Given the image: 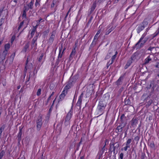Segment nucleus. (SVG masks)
I'll return each instance as SVG.
<instances>
[{
	"mask_svg": "<svg viewBox=\"0 0 159 159\" xmlns=\"http://www.w3.org/2000/svg\"><path fill=\"white\" fill-rule=\"evenodd\" d=\"M148 24L147 21L144 20L142 24L137 25L136 26V30L138 34L142 31Z\"/></svg>",
	"mask_w": 159,
	"mask_h": 159,
	"instance_id": "nucleus-1",
	"label": "nucleus"
},
{
	"mask_svg": "<svg viewBox=\"0 0 159 159\" xmlns=\"http://www.w3.org/2000/svg\"><path fill=\"white\" fill-rule=\"evenodd\" d=\"M139 54V52H136L135 53H134L132 56L131 57L130 59L127 62L125 66V68L126 69L131 64V63L132 62V60H134L135 59V56H138Z\"/></svg>",
	"mask_w": 159,
	"mask_h": 159,
	"instance_id": "nucleus-2",
	"label": "nucleus"
},
{
	"mask_svg": "<svg viewBox=\"0 0 159 159\" xmlns=\"http://www.w3.org/2000/svg\"><path fill=\"white\" fill-rule=\"evenodd\" d=\"M106 105V103L104 101H100L99 102L98 108V110L102 112L101 114L103 113Z\"/></svg>",
	"mask_w": 159,
	"mask_h": 159,
	"instance_id": "nucleus-3",
	"label": "nucleus"
},
{
	"mask_svg": "<svg viewBox=\"0 0 159 159\" xmlns=\"http://www.w3.org/2000/svg\"><path fill=\"white\" fill-rule=\"evenodd\" d=\"M110 150H111V146H112L113 148V151H111V152H113V153L115 154H116L117 152L118 148L120 146L119 143L118 142H116L115 143H113L111 145V143L110 144Z\"/></svg>",
	"mask_w": 159,
	"mask_h": 159,
	"instance_id": "nucleus-4",
	"label": "nucleus"
},
{
	"mask_svg": "<svg viewBox=\"0 0 159 159\" xmlns=\"http://www.w3.org/2000/svg\"><path fill=\"white\" fill-rule=\"evenodd\" d=\"M148 39V38H145L143 40H142L140 42V43H139L137 45L136 43L133 47V48L135 49L136 48V49H137L141 48L144 46L145 43L146 42Z\"/></svg>",
	"mask_w": 159,
	"mask_h": 159,
	"instance_id": "nucleus-5",
	"label": "nucleus"
},
{
	"mask_svg": "<svg viewBox=\"0 0 159 159\" xmlns=\"http://www.w3.org/2000/svg\"><path fill=\"white\" fill-rule=\"evenodd\" d=\"M37 125V129L39 131L40 129V128L42 125V118L40 116H38L37 120L36 121Z\"/></svg>",
	"mask_w": 159,
	"mask_h": 159,
	"instance_id": "nucleus-6",
	"label": "nucleus"
},
{
	"mask_svg": "<svg viewBox=\"0 0 159 159\" xmlns=\"http://www.w3.org/2000/svg\"><path fill=\"white\" fill-rule=\"evenodd\" d=\"M120 124H121L122 126H125L127 124L126 123V118L125 116V115L122 114L120 117Z\"/></svg>",
	"mask_w": 159,
	"mask_h": 159,
	"instance_id": "nucleus-7",
	"label": "nucleus"
},
{
	"mask_svg": "<svg viewBox=\"0 0 159 159\" xmlns=\"http://www.w3.org/2000/svg\"><path fill=\"white\" fill-rule=\"evenodd\" d=\"M138 122V118L134 117L130 121V123L132 127H135L136 126Z\"/></svg>",
	"mask_w": 159,
	"mask_h": 159,
	"instance_id": "nucleus-8",
	"label": "nucleus"
},
{
	"mask_svg": "<svg viewBox=\"0 0 159 159\" xmlns=\"http://www.w3.org/2000/svg\"><path fill=\"white\" fill-rule=\"evenodd\" d=\"M113 21L112 22H111L110 24V27L111 26V25L112 26L106 32L105 34L106 35H108V34L110 33H111L112 30H113L116 27V25H113Z\"/></svg>",
	"mask_w": 159,
	"mask_h": 159,
	"instance_id": "nucleus-9",
	"label": "nucleus"
},
{
	"mask_svg": "<svg viewBox=\"0 0 159 159\" xmlns=\"http://www.w3.org/2000/svg\"><path fill=\"white\" fill-rule=\"evenodd\" d=\"M83 96V94L82 93L79 97L78 100L76 104V106L77 107H79L80 109L81 108V104Z\"/></svg>",
	"mask_w": 159,
	"mask_h": 159,
	"instance_id": "nucleus-10",
	"label": "nucleus"
},
{
	"mask_svg": "<svg viewBox=\"0 0 159 159\" xmlns=\"http://www.w3.org/2000/svg\"><path fill=\"white\" fill-rule=\"evenodd\" d=\"M72 112L70 111L67 114L65 120V122H67V124H69V121L70 120L72 116Z\"/></svg>",
	"mask_w": 159,
	"mask_h": 159,
	"instance_id": "nucleus-11",
	"label": "nucleus"
},
{
	"mask_svg": "<svg viewBox=\"0 0 159 159\" xmlns=\"http://www.w3.org/2000/svg\"><path fill=\"white\" fill-rule=\"evenodd\" d=\"M76 46L75 47H73L72 51L70 54V56L69 60H71L72 58L74 57L75 56L76 52Z\"/></svg>",
	"mask_w": 159,
	"mask_h": 159,
	"instance_id": "nucleus-12",
	"label": "nucleus"
},
{
	"mask_svg": "<svg viewBox=\"0 0 159 159\" xmlns=\"http://www.w3.org/2000/svg\"><path fill=\"white\" fill-rule=\"evenodd\" d=\"M22 134V128H20L19 129V132L17 136V140L18 141V143H20L21 139V137Z\"/></svg>",
	"mask_w": 159,
	"mask_h": 159,
	"instance_id": "nucleus-13",
	"label": "nucleus"
},
{
	"mask_svg": "<svg viewBox=\"0 0 159 159\" xmlns=\"http://www.w3.org/2000/svg\"><path fill=\"white\" fill-rule=\"evenodd\" d=\"M124 77L123 76H121L118 80L116 81V83L117 85H119L122 84V80L123 79Z\"/></svg>",
	"mask_w": 159,
	"mask_h": 159,
	"instance_id": "nucleus-14",
	"label": "nucleus"
},
{
	"mask_svg": "<svg viewBox=\"0 0 159 159\" xmlns=\"http://www.w3.org/2000/svg\"><path fill=\"white\" fill-rule=\"evenodd\" d=\"M29 43L28 42L25 45L22 51V52H26L27 51V49L29 48Z\"/></svg>",
	"mask_w": 159,
	"mask_h": 159,
	"instance_id": "nucleus-15",
	"label": "nucleus"
},
{
	"mask_svg": "<svg viewBox=\"0 0 159 159\" xmlns=\"http://www.w3.org/2000/svg\"><path fill=\"white\" fill-rule=\"evenodd\" d=\"M34 2V0H31L30 2L28 4H26L28 8L30 9H32L33 8V4Z\"/></svg>",
	"mask_w": 159,
	"mask_h": 159,
	"instance_id": "nucleus-16",
	"label": "nucleus"
},
{
	"mask_svg": "<svg viewBox=\"0 0 159 159\" xmlns=\"http://www.w3.org/2000/svg\"><path fill=\"white\" fill-rule=\"evenodd\" d=\"M157 85V84L155 82L154 80H152L150 84V87H152L153 90H154V88L156 87Z\"/></svg>",
	"mask_w": 159,
	"mask_h": 159,
	"instance_id": "nucleus-17",
	"label": "nucleus"
},
{
	"mask_svg": "<svg viewBox=\"0 0 159 159\" xmlns=\"http://www.w3.org/2000/svg\"><path fill=\"white\" fill-rule=\"evenodd\" d=\"M54 33H55L54 32H52L51 35L50 36V38L49 40V41L50 43H52L54 40L55 37Z\"/></svg>",
	"mask_w": 159,
	"mask_h": 159,
	"instance_id": "nucleus-18",
	"label": "nucleus"
},
{
	"mask_svg": "<svg viewBox=\"0 0 159 159\" xmlns=\"http://www.w3.org/2000/svg\"><path fill=\"white\" fill-rule=\"evenodd\" d=\"M72 83L70 81H69L68 84L65 86L64 89L66 90H68V89H70L71 87L72 86Z\"/></svg>",
	"mask_w": 159,
	"mask_h": 159,
	"instance_id": "nucleus-19",
	"label": "nucleus"
},
{
	"mask_svg": "<svg viewBox=\"0 0 159 159\" xmlns=\"http://www.w3.org/2000/svg\"><path fill=\"white\" fill-rule=\"evenodd\" d=\"M147 33L145 32L142 35L141 37L139 40V41H138V42L137 43V45L139 43H140V42L143 39H144V37L146 36L147 34Z\"/></svg>",
	"mask_w": 159,
	"mask_h": 159,
	"instance_id": "nucleus-20",
	"label": "nucleus"
},
{
	"mask_svg": "<svg viewBox=\"0 0 159 159\" xmlns=\"http://www.w3.org/2000/svg\"><path fill=\"white\" fill-rule=\"evenodd\" d=\"M36 42L32 40L31 42V47L32 48H34V49H36V46L37 45V44L36 43Z\"/></svg>",
	"mask_w": 159,
	"mask_h": 159,
	"instance_id": "nucleus-21",
	"label": "nucleus"
},
{
	"mask_svg": "<svg viewBox=\"0 0 159 159\" xmlns=\"http://www.w3.org/2000/svg\"><path fill=\"white\" fill-rule=\"evenodd\" d=\"M152 59L150 58V56H149L146 58L144 61V64H146L149 63V61H151Z\"/></svg>",
	"mask_w": 159,
	"mask_h": 159,
	"instance_id": "nucleus-22",
	"label": "nucleus"
},
{
	"mask_svg": "<svg viewBox=\"0 0 159 159\" xmlns=\"http://www.w3.org/2000/svg\"><path fill=\"white\" fill-rule=\"evenodd\" d=\"M37 28V27H36L35 26H33L32 30L31 31V34H30L31 36V37H32L33 36L36 30V29Z\"/></svg>",
	"mask_w": 159,
	"mask_h": 159,
	"instance_id": "nucleus-23",
	"label": "nucleus"
},
{
	"mask_svg": "<svg viewBox=\"0 0 159 159\" xmlns=\"http://www.w3.org/2000/svg\"><path fill=\"white\" fill-rule=\"evenodd\" d=\"M6 127V125L5 124H4L0 128V136H1L2 132L4 130Z\"/></svg>",
	"mask_w": 159,
	"mask_h": 159,
	"instance_id": "nucleus-24",
	"label": "nucleus"
},
{
	"mask_svg": "<svg viewBox=\"0 0 159 159\" xmlns=\"http://www.w3.org/2000/svg\"><path fill=\"white\" fill-rule=\"evenodd\" d=\"M7 53V50H4L2 53V56L3 57L2 58V59H4L5 58L6 55Z\"/></svg>",
	"mask_w": 159,
	"mask_h": 159,
	"instance_id": "nucleus-25",
	"label": "nucleus"
},
{
	"mask_svg": "<svg viewBox=\"0 0 159 159\" xmlns=\"http://www.w3.org/2000/svg\"><path fill=\"white\" fill-rule=\"evenodd\" d=\"M131 103L130 100L129 98H125V105H130Z\"/></svg>",
	"mask_w": 159,
	"mask_h": 159,
	"instance_id": "nucleus-26",
	"label": "nucleus"
},
{
	"mask_svg": "<svg viewBox=\"0 0 159 159\" xmlns=\"http://www.w3.org/2000/svg\"><path fill=\"white\" fill-rule=\"evenodd\" d=\"M44 20H43L41 18H40L39 19L36 21L37 24L35 26L36 27H37L39 25L40 22L44 21Z\"/></svg>",
	"mask_w": 159,
	"mask_h": 159,
	"instance_id": "nucleus-27",
	"label": "nucleus"
},
{
	"mask_svg": "<svg viewBox=\"0 0 159 159\" xmlns=\"http://www.w3.org/2000/svg\"><path fill=\"white\" fill-rule=\"evenodd\" d=\"M159 34V30L158 29L157 30L156 32L153 34L152 36V39L154 38L155 37L157 36L158 35V34Z\"/></svg>",
	"mask_w": 159,
	"mask_h": 159,
	"instance_id": "nucleus-28",
	"label": "nucleus"
},
{
	"mask_svg": "<svg viewBox=\"0 0 159 159\" xmlns=\"http://www.w3.org/2000/svg\"><path fill=\"white\" fill-rule=\"evenodd\" d=\"M96 7V4L95 3H93L92 5V6L91 8V13H92L94 10L95 9V7Z\"/></svg>",
	"mask_w": 159,
	"mask_h": 159,
	"instance_id": "nucleus-29",
	"label": "nucleus"
},
{
	"mask_svg": "<svg viewBox=\"0 0 159 159\" xmlns=\"http://www.w3.org/2000/svg\"><path fill=\"white\" fill-rule=\"evenodd\" d=\"M5 151L2 150L0 152V159H2L3 157L5 155Z\"/></svg>",
	"mask_w": 159,
	"mask_h": 159,
	"instance_id": "nucleus-30",
	"label": "nucleus"
},
{
	"mask_svg": "<svg viewBox=\"0 0 159 159\" xmlns=\"http://www.w3.org/2000/svg\"><path fill=\"white\" fill-rule=\"evenodd\" d=\"M65 96L63 95V94H60L59 96V102L60 101H62L63 100L65 97Z\"/></svg>",
	"mask_w": 159,
	"mask_h": 159,
	"instance_id": "nucleus-31",
	"label": "nucleus"
},
{
	"mask_svg": "<svg viewBox=\"0 0 159 159\" xmlns=\"http://www.w3.org/2000/svg\"><path fill=\"white\" fill-rule=\"evenodd\" d=\"M116 57V55H114L112 56L111 57V62L109 64V65H111L113 63Z\"/></svg>",
	"mask_w": 159,
	"mask_h": 159,
	"instance_id": "nucleus-32",
	"label": "nucleus"
},
{
	"mask_svg": "<svg viewBox=\"0 0 159 159\" xmlns=\"http://www.w3.org/2000/svg\"><path fill=\"white\" fill-rule=\"evenodd\" d=\"M41 0H36L35 3V6L36 7H39L40 6V2Z\"/></svg>",
	"mask_w": 159,
	"mask_h": 159,
	"instance_id": "nucleus-33",
	"label": "nucleus"
},
{
	"mask_svg": "<svg viewBox=\"0 0 159 159\" xmlns=\"http://www.w3.org/2000/svg\"><path fill=\"white\" fill-rule=\"evenodd\" d=\"M149 146L151 148H152L153 149H155V146L153 142H152L150 143Z\"/></svg>",
	"mask_w": 159,
	"mask_h": 159,
	"instance_id": "nucleus-34",
	"label": "nucleus"
},
{
	"mask_svg": "<svg viewBox=\"0 0 159 159\" xmlns=\"http://www.w3.org/2000/svg\"><path fill=\"white\" fill-rule=\"evenodd\" d=\"M96 42H96L95 41L93 40L92 43L91 44L89 48H93L95 46V45H96Z\"/></svg>",
	"mask_w": 159,
	"mask_h": 159,
	"instance_id": "nucleus-35",
	"label": "nucleus"
},
{
	"mask_svg": "<svg viewBox=\"0 0 159 159\" xmlns=\"http://www.w3.org/2000/svg\"><path fill=\"white\" fill-rule=\"evenodd\" d=\"M132 141V139H128L126 143V146H129V147H130V143H131Z\"/></svg>",
	"mask_w": 159,
	"mask_h": 159,
	"instance_id": "nucleus-36",
	"label": "nucleus"
},
{
	"mask_svg": "<svg viewBox=\"0 0 159 159\" xmlns=\"http://www.w3.org/2000/svg\"><path fill=\"white\" fill-rule=\"evenodd\" d=\"M68 92V90H66L65 89H64L62 92V93L61 94H63V95L65 96L67 94Z\"/></svg>",
	"mask_w": 159,
	"mask_h": 159,
	"instance_id": "nucleus-37",
	"label": "nucleus"
},
{
	"mask_svg": "<svg viewBox=\"0 0 159 159\" xmlns=\"http://www.w3.org/2000/svg\"><path fill=\"white\" fill-rule=\"evenodd\" d=\"M10 48V45L9 44L7 43L4 46V48L5 49V50H7L8 51V49Z\"/></svg>",
	"mask_w": 159,
	"mask_h": 159,
	"instance_id": "nucleus-38",
	"label": "nucleus"
},
{
	"mask_svg": "<svg viewBox=\"0 0 159 159\" xmlns=\"http://www.w3.org/2000/svg\"><path fill=\"white\" fill-rule=\"evenodd\" d=\"M29 9H30L28 8V6L27 5V4L26 5H24V6L23 8L24 11H28Z\"/></svg>",
	"mask_w": 159,
	"mask_h": 159,
	"instance_id": "nucleus-39",
	"label": "nucleus"
},
{
	"mask_svg": "<svg viewBox=\"0 0 159 159\" xmlns=\"http://www.w3.org/2000/svg\"><path fill=\"white\" fill-rule=\"evenodd\" d=\"M26 12L25 11H23L22 14V17L24 18H26Z\"/></svg>",
	"mask_w": 159,
	"mask_h": 159,
	"instance_id": "nucleus-40",
	"label": "nucleus"
},
{
	"mask_svg": "<svg viewBox=\"0 0 159 159\" xmlns=\"http://www.w3.org/2000/svg\"><path fill=\"white\" fill-rule=\"evenodd\" d=\"M98 37L99 36H98V35L96 34L94 37L93 40L95 41L96 42H97L98 40Z\"/></svg>",
	"mask_w": 159,
	"mask_h": 159,
	"instance_id": "nucleus-41",
	"label": "nucleus"
},
{
	"mask_svg": "<svg viewBox=\"0 0 159 159\" xmlns=\"http://www.w3.org/2000/svg\"><path fill=\"white\" fill-rule=\"evenodd\" d=\"M43 53H42L41 54V56H40V57H39V60H38V61H39V62H41L42 59V58L43 56Z\"/></svg>",
	"mask_w": 159,
	"mask_h": 159,
	"instance_id": "nucleus-42",
	"label": "nucleus"
},
{
	"mask_svg": "<svg viewBox=\"0 0 159 159\" xmlns=\"http://www.w3.org/2000/svg\"><path fill=\"white\" fill-rule=\"evenodd\" d=\"M111 52H109L108 54L105 57V59L107 60L109 58L111 57Z\"/></svg>",
	"mask_w": 159,
	"mask_h": 159,
	"instance_id": "nucleus-43",
	"label": "nucleus"
},
{
	"mask_svg": "<svg viewBox=\"0 0 159 159\" xmlns=\"http://www.w3.org/2000/svg\"><path fill=\"white\" fill-rule=\"evenodd\" d=\"M41 89H39L37 92V96H39L41 94Z\"/></svg>",
	"mask_w": 159,
	"mask_h": 159,
	"instance_id": "nucleus-44",
	"label": "nucleus"
},
{
	"mask_svg": "<svg viewBox=\"0 0 159 159\" xmlns=\"http://www.w3.org/2000/svg\"><path fill=\"white\" fill-rule=\"evenodd\" d=\"M139 139L140 137L139 136H137L134 138V140L137 143L139 141Z\"/></svg>",
	"mask_w": 159,
	"mask_h": 159,
	"instance_id": "nucleus-45",
	"label": "nucleus"
},
{
	"mask_svg": "<svg viewBox=\"0 0 159 159\" xmlns=\"http://www.w3.org/2000/svg\"><path fill=\"white\" fill-rule=\"evenodd\" d=\"M24 24L23 21H22L20 23V25L18 27V30H19L21 28V27Z\"/></svg>",
	"mask_w": 159,
	"mask_h": 159,
	"instance_id": "nucleus-46",
	"label": "nucleus"
},
{
	"mask_svg": "<svg viewBox=\"0 0 159 159\" xmlns=\"http://www.w3.org/2000/svg\"><path fill=\"white\" fill-rule=\"evenodd\" d=\"M104 151L101 149L98 152V154H99L100 155H102L104 153Z\"/></svg>",
	"mask_w": 159,
	"mask_h": 159,
	"instance_id": "nucleus-47",
	"label": "nucleus"
},
{
	"mask_svg": "<svg viewBox=\"0 0 159 159\" xmlns=\"http://www.w3.org/2000/svg\"><path fill=\"white\" fill-rule=\"evenodd\" d=\"M145 154L144 153H142L140 157V158L141 159H144L145 158Z\"/></svg>",
	"mask_w": 159,
	"mask_h": 159,
	"instance_id": "nucleus-48",
	"label": "nucleus"
},
{
	"mask_svg": "<svg viewBox=\"0 0 159 159\" xmlns=\"http://www.w3.org/2000/svg\"><path fill=\"white\" fill-rule=\"evenodd\" d=\"M121 124H120V125H118L117 127L116 128V129L118 130L120 129V128H123L125 126H122Z\"/></svg>",
	"mask_w": 159,
	"mask_h": 159,
	"instance_id": "nucleus-49",
	"label": "nucleus"
},
{
	"mask_svg": "<svg viewBox=\"0 0 159 159\" xmlns=\"http://www.w3.org/2000/svg\"><path fill=\"white\" fill-rule=\"evenodd\" d=\"M4 18H2L1 20H0V26H1L3 22V20L4 19Z\"/></svg>",
	"mask_w": 159,
	"mask_h": 159,
	"instance_id": "nucleus-50",
	"label": "nucleus"
},
{
	"mask_svg": "<svg viewBox=\"0 0 159 159\" xmlns=\"http://www.w3.org/2000/svg\"><path fill=\"white\" fill-rule=\"evenodd\" d=\"M15 36H13L11 39V43H13V42L14 41V40H15Z\"/></svg>",
	"mask_w": 159,
	"mask_h": 159,
	"instance_id": "nucleus-51",
	"label": "nucleus"
},
{
	"mask_svg": "<svg viewBox=\"0 0 159 159\" xmlns=\"http://www.w3.org/2000/svg\"><path fill=\"white\" fill-rule=\"evenodd\" d=\"M123 128H120V129H119L117 130V133H118L122 132L123 130Z\"/></svg>",
	"mask_w": 159,
	"mask_h": 159,
	"instance_id": "nucleus-52",
	"label": "nucleus"
},
{
	"mask_svg": "<svg viewBox=\"0 0 159 159\" xmlns=\"http://www.w3.org/2000/svg\"><path fill=\"white\" fill-rule=\"evenodd\" d=\"M5 10H3V9H0V16L1 15L2 13L3 12H5Z\"/></svg>",
	"mask_w": 159,
	"mask_h": 159,
	"instance_id": "nucleus-53",
	"label": "nucleus"
},
{
	"mask_svg": "<svg viewBox=\"0 0 159 159\" xmlns=\"http://www.w3.org/2000/svg\"><path fill=\"white\" fill-rule=\"evenodd\" d=\"M124 154L123 153H121L120 155V159H123Z\"/></svg>",
	"mask_w": 159,
	"mask_h": 159,
	"instance_id": "nucleus-54",
	"label": "nucleus"
},
{
	"mask_svg": "<svg viewBox=\"0 0 159 159\" xmlns=\"http://www.w3.org/2000/svg\"><path fill=\"white\" fill-rule=\"evenodd\" d=\"M11 2H12V6L13 7H15V6H16V4H17V3H16V2H13V1H11Z\"/></svg>",
	"mask_w": 159,
	"mask_h": 159,
	"instance_id": "nucleus-55",
	"label": "nucleus"
},
{
	"mask_svg": "<svg viewBox=\"0 0 159 159\" xmlns=\"http://www.w3.org/2000/svg\"><path fill=\"white\" fill-rule=\"evenodd\" d=\"M130 148L129 146H126L124 148V149L125 151H126L127 149V148Z\"/></svg>",
	"mask_w": 159,
	"mask_h": 159,
	"instance_id": "nucleus-56",
	"label": "nucleus"
},
{
	"mask_svg": "<svg viewBox=\"0 0 159 159\" xmlns=\"http://www.w3.org/2000/svg\"><path fill=\"white\" fill-rule=\"evenodd\" d=\"M35 75V73L34 71V72H33L32 75H31V74H30L29 76L30 77H33V76H34Z\"/></svg>",
	"mask_w": 159,
	"mask_h": 159,
	"instance_id": "nucleus-57",
	"label": "nucleus"
},
{
	"mask_svg": "<svg viewBox=\"0 0 159 159\" xmlns=\"http://www.w3.org/2000/svg\"><path fill=\"white\" fill-rule=\"evenodd\" d=\"M69 11H69L67 13V14H66V16H65V18H64V21H66V18H67V16H68V13H69Z\"/></svg>",
	"mask_w": 159,
	"mask_h": 159,
	"instance_id": "nucleus-58",
	"label": "nucleus"
},
{
	"mask_svg": "<svg viewBox=\"0 0 159 159\" xmlns=\"http://www.w3.org/2000/svg\"><path fill=\"white\" fill-rule=\"evenodd\" d=\"M61 52H59V54L58 57V58H61L62 57V54H61Z\"/></svg>",
	"mask_w": 159,
	"mask_h": 159,
	"instance_id": "nucleus-59",
	"label": "nucleus"
},
{
	"mask_svg": "<svg viewBox=\"0 0 159 159\" xmlns=\"http://www.w3.org/2000/svg\"><path fill=\"white\" fill-rule=\"evenodd\" d=\"M37 39L38 38L37 37H34L32 40L36 42Z\"/></svg>",
	"mask_w": 159,
	"mask_h": 159,
	"instance_id": "nucleus-60",
	"label": "nucleus"
},
{
	"mask_svg": "<svg viewBox=\"0 0 159 159\" xmlns=\"http://www.w3.org/2000/svg\"><path fill=\"white\" fill-rule=\"evenodd\" d=\"M154 48V47H149V48L148 49V50H150V51H151Z\"/></svg>",
	"mask_w": 159,
	"mask_h": 159,
	"instance_id": "nucleus-61",
	"label": "nucleus"
},
{
	"mask_svg": "<svg viewBox=\"0 0 159 159\" xmlns=\"http://www.w3.org/2000/svg\"><path fill=\"white\" fill-rule=\"evenodd\" d=\"M62 49H63V46H62V45L61 46V47L59 48V52H61V50H62Z\"/></svg>",
	"mask_w": 159,
	"mask_h": 159,
	"instance_id": "nucleus-62",
	"label": "nucleus"
},
{
	"mask_svg": "<svg viewBox=\"0 0 159 159\" xmlns=\"http://www.w3.org/2000/svg\"><path fill=\"white\" fill-rule=\"evenodd\" d=\"M101 30H99L97 32V33H96V34L97 35H98V34L100 33L101 32Z\"/></svg>",
	"mask_w": 159,
	"mask_h": 159,
	"instance_id": "nucleus-63",
	"label": "nucleus"
},
{
	"mask_svg": "<svg viewBox=\"0 0 159 159\" xmlns=\"http://www.w3.org/2000/svg\"><path fill=\"white\" fill-rule=\"evenodd\" d=\"M155 67L159 68V63H157V64L155 66Z\"/></svg>",
	"mask_w": 159,
	"mask_h": 159,
	"instance_id": "nucleus-64",
	"label": "nucleus"
}]
</instances>
